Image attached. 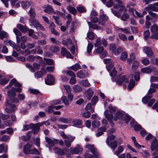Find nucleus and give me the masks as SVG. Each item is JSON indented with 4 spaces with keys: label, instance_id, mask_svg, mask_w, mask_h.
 <instances>
[{
    "label": "nucleus",
    "instance_id": "nucleus-18",
    "mask_svg": "<svg viewBox=\"0 0 158 158\" xmlns=\"http://www.w3.org/2000/svg\"><path fill=\"white\" fill-rule=\"evenodd\" d=\"M155 5L154 4H150L148 6L145 8V10L147 11L149 10H151L152 11H158V8L155 6Z\"/></svg>",
    "mask_w": 158,
    "mask_h": 158
},
{
    "label": "nucleus",
    "instance_id": "nucleus-29",
    "mask_svg": "<svg viewBox=\"0 0 158 158\" xmlns=\"http://www.w3.org/2000/svg\"><path fill=\"white\" fill-rule=\"evenodd\" d=\"M58 120L59 121L61 122L62 123H68L71 121V119L62 117L59 118Z\"/></svg>",
    "mask_w": 158,
    "mask_h": 158
},
{
    "label": "nucleus",
    "instance_id": "nucleus-49",
    "mask_svg": "<svg viewBox=\"0 0 158 158\" xmlns=\"http://www.w3.org/2000/svg\"><path fill=\"white\" fill-rule=\"evenodd\" d=\"M54 64V62L53 60L52 59H50V65H52V66H50V73H52L54 71V69L55 68Z\"/></svg>",
    "mask_w": 158,
    "mask_h": 158
},
{
    "label": "nucleus",
    "instance_id": "nucleus-14",
    "mask_svg": "<svg viewBox=\"0 0 158 158\" xmlns=\"http://www.w3.org/2000/svg\"><path fill=\"white\" fill-rule=\"evenodd\" d=\"M60 135L62 138L64 139H68L69 141L71 143L72 142L73 140L75 139V136H73L70 135H67L64 132H61L60 133Z\"/></svg>",
    "mask_w": 158,
    "mask_h": 158
},
{
    "label": "nucleus",
    "instance_id": "nucleus-2",
    "mask_svg": "<svg viewBox=\"0 0 158 158\" xmlns=\"http://www.w3.org/2000/svg\"><path fill=\"white\" fill-rule=\"evenodd\" d=\"M109 108L110 109V114L109 113L108 110H107L105 111L104 114L106 118L109 121L110 123L111 124V126L113 127L114 125V124L113 123V116L111 113L114 112L115 111V109L111 105H109Z\"/></svg>",
    "mask_w": 158,
    "mask_h": 158
},
{
    "label": "nucleus",
    "instance_id": "nucleus-31",
    "mask_svg": "<svg viewBox=\"0 0 158 158\" xmlns=\"http://www.w3.org/2000/svg\"><path fill=\"white\" fill-rule=\"evenodd\" d=\"M73 89L75 92L79 93L82 91V88L78 85H76L73 87Z\"/></svg>",
    "mask_w": 158,
    "mask_h": 158
},
{
    "label": "nucleus",
    "instance_id": "nucleus-57",
    "mask_svg": "<svg viewBox=\"0 0 158 158\" xmlns=\"http://www.w3.org/2000/svg\"><path fill=\"white\" fill-rule=\"evenodd\" d=\"M55 83V79L54 76L50 74V85H53Z\"/></svg>",
    "mask_w": 158,
    "mask_h": 158
},
{
    "label": "nucleus",
    "instance_id": "nucleus-35",
    "mask_svg": "<svg viewBox=\"0 0 158 158\" xmlns=\"http://www.w3.org/2000/svg\"><path fill=\"white\" fill-rule=\"evenodd\" d=\"M77 77L80 78H84L86 77L85 74L82 71H78L77 73Z\"/></svg>",
    "mask_w": 158,
    "mask_h": 158
},
{
    "label": "nucleus",
    "instance_id": "nucleus-36",
    "mask_svg": "<svg viewBox=\"0 0 158 158\" xmlns=\"http://www.w3.org/2000/svg\"><path fill=\"white\" fill-rule=\"evenodd\" d=\"M59 51V47L58 46H52L50 48V53H56Z\"/></svg>",
    "mask_w": 158,
    "mask_h": 158
},
{
    "label": "nucleus",
    "instance_id": "nucleus-34",
    "mask_svg": "<svg viewBox=\"0 0 158 158\" xmlns=\"http://www.w3.org/2000/svg\"><path fill=\"white\" fill-rule=\"evenodd\" d=\"M151 31L152 33H156L158 32V27L155 24L153 25L151 28Z\"/></svg>",
    "mask_w": 158,
    "mask_h": 158
},
{
    "label": "nucleus",
    "instance_id": "nucleus-13",
    "mask_svg": "<svg viewBox=\"0 0 158 158\" xmlns=\"http://www.w3.org/2000/svg\"><path fill=\"white\" fill-rule=\"evenodd\" d=\"M68 149L66 148H64L63 150L58 148H55L54 149L55 152L57 155L61 156L64 154V151H67Z\"/></svg>",
    "mask_w": 158,
    "mask_h": 158
},
{
    "label": "nucleus",
    "instance_id": "nucleus-38",
    "mask_svg": "<svg viewBox=\"0 0 158 158\" xmlns=\"http://www.w3.org/2000/svg\"><path fill=\"white\" fill-rule=\"evenodd\" d=\"M88 23L89 28H92L94 29H100L99 27H98L97 24H93L90 22H88Z\"/></svg>",
    "mask_w": 158,
    "mask_h": 158
},
{
    "label": "nucleus",
    "instance_id": "nucleus-15",
    "mask_svg": "<svg viewBox=\"0 0 158 158\" xmlns=\"http://www.w3.org/2000/svg\"><path fill=\"white\" fill-rule=\"evenodd\" d=\"M94 92L93 90L89 88L85 91V94L88 99L90 100L93 95Z\"/></svg>",
    "mask_w": 158,
    "mask_h": 158
},
{
    "label": "nucleus",
    "instance_id": "nucleus-23",
    "mask_svg": "<svg viewBox=\"0 0 158 158\" xmlns=\"http://www.w3.org/2000/svg\"><path fill=\"white\" fill-rule=\"evenodd\" d=\"M67 9L69 12L73 15H75L77 13V11L76 9L72 6H69L67 7Z\"/></svg>",
    "mask_w": 158,
    "mask_h": 158
},
{
    "label": "nucleus",
    "instance_id": "nucleus-56",
    "mask_svg": "<svg viewBox=\"0 0 158 158\" xmlns=\"http://www.w3.org/2000/svg\"><path fill=\"white\" fill-rule=\"evenodd\" d=\"M135 82L133 80H131L130 81V83L128 86V88L129 89H131L135 85Z\"/></svg>",
    "mask_w": 158,
    "mask_h": 158
},
{
    "label": "nucleus",
    "instance_id": "nucleus-12",
    "mask_svg": "<svg viewBox=\"0 0 158 158\" xmlns=\"http://www.w3.org/2000/svg\"><path fill=\"white\" fill-rule=\"evenodd\" d=\"M143 50L144 52L146 54L148 57H152L153 56L154 53L150 47L145 46L143 48Z\"/></svg>",
    "mask_w": 158,
    "mask_h": 158
},
{
    "label": "nucleus",
    "instance_id": "nucleus-19",
    "mask_svg": "<svg viewBox=\"0 0 158 158\" xmlns=\"http://www.w3.org/2000/svg\"><path fill=\"white\" fill-rule=\"evenodd\" d=\"M16 41L17 43H24L26 42L27 41V37L25 36H22L20 37H16Z\"/></svg>",
    "mask_w": 158,
    "mask_h": 158
},
{
    "label": "nucleus",
    "instance_id": "nucleus-6",
    "mask_svg": "<svg viewBox=\"0 0 158 158\" xmlns=\"http://www.w3.org/2000/svg\"><path fill=\"white\" fill-rule=\"evenodd\" d=\"M5 105L8 107L5 109V111L8 113H12L16 109L15 105L11 104L8 101L5 102Z\"/></svg>",
    "mask_w": 158,
    "mask_h": 158
},
{
    "label": "nucleus",
    "instance_id": "nucleus-59",
    "mask_svg": "<svg viewBox=\"0 0 158 158\" xmlns=\"http://www.w3.org/2000/svg\"><path fill=\"white\" fill-rule=\"evenodd\" d=\"M141 62L145 65H148L150 63L149 60L147 58L142 59L141 60Z\"/></svg>",
    "mask_w": 158,
    "mask_h": 158
},
{
    "label": "nucleus",
    "instance_id": "nucleus-22",
    "mask_svg": "<svg viewBox=\"0 0 158 158\" xmlns=\"http://www.w3.org/2000/svg\"><path fill=\"white\" fill-rule=\"evenodd\" d=\"M30 18H35L36 15V13L35 8H31L29 11Z\"/></svg>",
    "mask_w": 158,
    "mask_h": 158
},
{
    "label": "nucleus",
    "instance_id": "nucleus-43",
    "mask_svg": "<svg viewBox=\"0 0 158 158\" xmlns=\"http://www.w3.org/2000/svg\"><path fill=\"white\" fill-rule=\"evenodd\" d=\"M115 138V136L114 135H111L110 136H109L108 137L107 140V143L108 145H109L110 142L112 140L114 139Z\"/></svg>",
    "mask_w": 158,
    "mask_h": 158
},
{
    "label": "nucleus",
    "instance_id": "nucleus-5",
    "mask_svg": "<svg viewBox=\"0 0 158 158\" xmlns=\"http://www.w3.org/2000/svg\"><path fill=\"white\" fill-rule=\"evenodd\" d=\"M110 50L111 52L115 55H118L123 51L122 48L119 47L117 48L116 45L114 44H111L109 46Z\"/></svg>",
    "mask_w": 158,
    "mask_h": 158
},
{
    "label": "nucleus",
    "instance_id": "nucleus-3",
    "mask_svg": "<svg viewBox=\"0 0 158 158\" xmlns=\"http://www.w3.org/2000/svg\"><path fill=\"white\" fill-rule=\"evenodd\" d=\"M35 18H29V19L30 25L34 26L37 29L43 30L44 28L38 22V21L35 19Z\"/></svg>",
    "mask_w": 158,
    "mask_h": 158
},
{
    "label": "nucleus",
    "instance_id": "nucleus-46",
    "mask_svg": "<svg viewBox=\"0 0 158 158\" xmlns=\"http://www.w3.org/2000/svg\"><path fill=\"white\" fill-rule=\"evenodd\" d=\"M81 68V67L80 65L78 64H76L72 66L71 69L74 71H77L78 69H80Z\"/></svg>",
    "mask_w": 158,
    "mask_h": 158
},
{
    "label": "nucleus",
    "instance_id": "nucleus-24",
    "mask_svg": "<svg viewBox=\"0 0 158 158\" xmlns=\"http://www.w3.org/2000/svg\"><path fill=\"white\" fill-rule=\"evenodd\" d=\"M22 7L24 9L28 8L31 5L30 2L28 1H24L21 3Z\"/></svg>",
    "mask_w": 158,
    "mask_h": 158
},
{
    "label": "nucleus",
    "instance_id": "nucleus-61",
    "mask_svg": "<svg viewBox=\"0 0 158 158\" xmlns=\"http://www.w3.org/2000/svg\"><path fill=\"white\" fill-rule=\"evenodd\" d=\"M91 114L89 111H86L82 113V116L85 118H88L90 116Z\"/></svg>",
    "mask_w": 158,
    "mask_h": 158
},
{
    "label": "nucleus",
    "instance_id": "nucleus-42",
    "mask_svg": "<svg viewBox=\"0 0 158 158\" xmlns=\"http://www.w3.org/2000/svg\"><path fill=\"white\" fill-rule=\"evenodd\" d=\"M100 125V122L98 120H94L92 122V126L94 127L97 128Z\"/></svg>",
    "mask_w": 158,
    "mask_h": 158
},
{
    "label": "nucleus",
    "instance_id": "nucleus-62",
    "mask_svg": "<svg viewBox=\"0 0 158 158\" xmlns=\"http://www.w3.org/2000/svg\"><path fill=\"white\" fill-rule=\"evenodd\" d=\"M156 91V89L152 87L150 88L148 90L147 95H151V94L153 93H154Z\"/></svg>",
    "mask_w": 158,
    "mask_h": 158
},
{
    "label": "nucleus",
    "instance_id": "nucleus-63",
    "mask_svg": "<svg viewBox=\"0 0 158 158\" xmlns=\"http://www.w3.org/2000/svg\"><path fill=\"white\" fill-rule=\"evenodd\" d=\"M123 148L122 146H119L118 148V150L115 152V153L117 155H118L123 152Z\"/></svg>",
    "mask_w": 158,
    "mask_h": 158
},
{
    "label": "nucleus",
    "instance_id": "nucleus-64",
    "mask_svg": "<svg viewBox=\"0 0 158 158\" xmlns=\"http://www.w3.org/2000/svg\"><path fill=\"white\" fill-rule=\"evenodd\" d=\"M129 16L128 14L127 13H124L121 16V19L122 20L125 21L129 18Z\"/></svg>",
    "mask_w": 158,
    "mask_h": 158
},
{
    "label": "nucleus",
    "instance_id": "nucleus-45",
    "mask_svg": "<svg viewBox=\"0 0 158 158\" xmlns=\"http://www.w3.org/2000/svg\"><path fill=\"white\" fill-rule=\"evenodd\" d=\"M10 137L7 135H3L0 138V140L2 142H6L9 139Z\"/></svg>",
    "mask_w": 158,
    "mask_h": 158
},
{
    "label": "nucleus",
    "instance_id": "nucleus-27",
    "mask_svg": "<svg viewBox=\"0 0 158 158\" xmlns=\"http://www.w3.org/2000/svg\"><path fill=\"white\" fill-rule=\"evenodd\" d=\"M7 95L9 98L14 97L15 96V92L12 89V88L11 89L7 91Z\"/></svg>",
    "mask_w": 158,
    "mask_h": 158
},
{
    "label": "nucleus",
    "instance_id": "nucleus-30",
    "mask_svg": "<svg viewBox=\"0 0 158 158\" xmlns=\"http://www.w3.org/2000/svg\"><path fill=\"white\" fill-rule=\"evenodd\" d=\"M45 69H41V71H38L35 72V77L39 78L42 77V72H45Z\"/></svg>",
    "mask_w": 158,
    "mask_h": 158
},
{
    "label": "nucleus",
    "instance_id": "nucleus-33",
    "mask_svg": "<svg viewBox=\"0 0 158 158\" xmlns=\"http://www.w3.org/2000/svg\"><path fill=\"white\" fill-rule=\"evenodd\" d=\"M123 117V114L120 111H118L116 114V116L114 117V119L115 121H116L118 119H121Z\"/></svg>",
    "mask_w": 158,
    "mask_h": 158
},
{
    "label": "nucleus",
    "instance_id": "nucleus-21",
    "mask_svg": "<svg viewBox=\"0 0 158 158\" xmlns=\"http://www.w3.org/2000/svg\"><path fill=\"white\" fill-rule=\"evenodd\" d=\"M98 132L96 133V135L97 136H99L101 135L103 133V132L106 131V129L104 127H100L98 129Z\"/></svg>",
    "mask_w": 158,
    "mask_h": 158
},
{
    "label": "nucleus",
    "instance_id": "nucleus-28",
    "mask_svg": "<svg viewBox=\"0 0 158 158\" xmlns=\"http://www.w3.org/2000/svg\"><path fill=\"white\" fill-rule=\"evenodd\" d=\"M152 95H147L142 98V102L144 104H146L148 101L152 97Z\"/></svg>",
    "mask_w": 158,
    "mask_h": 158
},
{
    "label": "nucleus",
    "instance_id": "nucleus-26",
    "mask_svg": "<svg viewBox=\"0 0 158 158\" xmlns=\"http://www.w3.org/2000/svg\"><path fill=\"white\" fill-rule=\"evenodd\" d=\"M80 84L85 87H89L90 85L87 80H82L80 82Z\"/></svg>",
    "mask_w": 158,
    "mask_h": 158
},
{
    "label": "nucleus",
    "instance_id": "nucleus-50",
    "mask_svg": "<svg viewBox=\"0 0 158 158\" xmlns=\"http://www.w3.org/2000/svg\"><path fill=\"white\" fill-rule=\"evenodd\" d=\"M87 37L90 40H92L94 39V36L93 33L91 31H89L87 33Z\"/></svg>",
    "mask_w": 158,
    "mask_h": 158
},
{
    "label": "nucleus",
    "instance_id": "nucleus-1",
    "mask_svg": "<svg viewBox=\"0 0 158 158\" xmlns=\"http://www.w3.org/2000/svg\"><path fill=\"white\" fill-rule=\"evenodd\" d=\"M44 124H45L46 125H49V123L47 122H43L41 123H39L35 124L31 123L29 125V126L27 124L24 125L23 126L22 131H27L29 129V127H30L33 129L32 132L33 134H37L39 131L40 127Z\"/></svg>",
    "mask_w": 158,
    "mask_h": 158
},
{
    "label": "nucleus",
    "instance_id": "nucleus-37",
    "mask_svg": "<svg viewBox=\"0 0 158 158\" xmlns=\"http://www.w3.org/2000/svg\"><path fill=\"white\" fill-rule=\"evenodd\" d=\"M109 146H110V147L113 148L114 150L117 146V143L115 140L113 141V142L110 141V142Z\"/></svg>",
    "mask_w": 158,
    "mask_h": 158
},
{
    "label": "nucleus",
    "instance_id": "nucleus-51",
    "mask_svg": "<svg viewBox=\"0 0 158 158\" xmlns=\"http://www.w3.org/2000/svg\"><path fill=\"white\" fill-rule=\"evenodd\" d=\"M111 10L112 11V13L114 14L115 15L117 16L118 18H119L120 17L121 15L120 12H121V10L119 11H119H117L114 10L112 9H111Z\"/></svg>",
    "mask_w": 158,
    "mask_h": 158
},
{
    "label": "nucleus",
    "instance_id": "nucleus-44",
    "mask_svg": "<svg viewBox=\"0 0 158 158\" xmlns=\"http://www.w3.org/2000/svg\"><path fill=\"white\" fill-rule=\"evenodd\" d=\"M16 81V80L15 79H13L11 80L9 83V84L8 85L6 86V89H9L10 87H11L13 85H15V83Z\"/></svg>",
    "mask_w": 158,
    "mask_h": 158
},
{
    "label": "nucleus",
    "instance_id": "nucleus-60",
    "mask_svg": "<svg viewBox=\"0 0 158 158\" xmlns=\"http://www.w3.org/2000/svg\"><path fill=\"white\" fill-rule=\"evenodd\" d=\"M139 66V63L136 61H135L132 64V68L133 70L136 69Z\"/></svg>",
    "mask_w": 158,
    "mask_h": 158
},
{
    "label": "nucleus",
    "instance_id": "nucleus-39",
    "mask_svg": "<svg viewBox=\"0 0 158 158\" xmlns=\"http://www.w3.org/2000/svg\"><path fill=\"white\" fill-rule=\"evenodd\" d=\"M106 67L108 71L109 72L112 70L113 69H115L114 67V63L113 62L107 64L106 66Z\"/></svg>",
    "mask_w": 158,
    "mask_h": 158
},
{
    "label": "nucleus",
    "instance_id": "nucleus-54",
    "mask_svg": "<svg viewBox=\"0 0 158 158\" xmlns=\"http://www.w3.org/2000/svg\"><path fill=\"white\" fill-rule=\"evenodd\" d=\"M118 36L119 38L122 40L123 41H126L127 40V38L126 35L122 33H119Z\"/></svg>",
    "mask_w": 158,
    "mask_h": 158
},
{
    "label": "nucleus",
    "instance_id": "nucleus-47",
    "mask_svg": "<svg viewBox=\"0 0 158 158\" xmlns=\"http://www.w3.org/2000/svg\"><path fill=\"white\" fill-rule=\"evenodd\" d=\"M61 100L63 102L66 106H68L69 105V103L68 101L67 98L66 96H64L61 97Z\"/></svg>",
    "mask_w": 158,
    "mask_h": 158
},
{
    "label": "nucleus",
    "instance_id": "nucleus-16",
    "mask_svg": "<svg viewBox=\"0 0 158 158\" xmlns=\"http://www.w3.org/2000/svg\"><path fill=\"white\" fill-rule=\"evenodd\" d=\"M31 144L28 143L26 144L24 147L23 152L25 154H28L31 152L30 149L31 148Z\"/></svg>",
    "mask_w": 158,
    "mask_h": 158
},
{
    "label": "nucleus",
    "instance_id": "nucleus-55",
    "mask_svg": "<svg viewBox=\"0 0 158 158\" xmlns=\"http://www.w3.org/2000/svg\"><path fill=\"white\" fill-rule=\"evenodd\" d=\"M73 123L75 125L79 126L82 124V121L80 119H76L73 121Z\"/></svg>",
    "mask_w": 158,
    "mask_h": 158
},
{
    "label": "nucleus",
    "instance_id": "nucleus-17",
    "mask_svg": "<svg viewBox=\"0 0 158 158\" xmlns=\"http://www.w3.org/2000/svg\"><path fill=\"white\" fill-rule=\"evenodd\" d=\"M17 27L23 33L27 32L29 30V28L26 25L23 26L21 24H18Z\"/></svg>",
    "mask_w": 158,
    "mask_h": 158
},
{
    "label": "nucleus",
    "instance_id": "nucleus-40",
    "mask_svg": "<svg viewBox=\"0 0 158 158\" xmlns=\"http://www.w3.org/2000/svg\"><path fill=\"white\" fill-rule=\"evenodd\" d=\"M50 13H53L56 14L58 15L61 16H64V14L63 13H62L61 12H60L58 10H56V11H54L52 10L51 9V7L50 6Z\"/></svg>",
    "mask_w": 158,
    "mask_h": 158
},
{
    "label": "nucleus",
    "instance_id": "nucleus-10",
    "mask_svg": "<svg viewBox=\"0 0 158 158\" xmlns=\"http://www.w3.org/2000/svg\"><path fill=\"white\" fill-rule=\"evenodd\" d=\"M15 49L17 52H19V53L21 55L24 54V56H26L29 55L31 53L29 49H27L25 50H20V48L19 45H17L15 48Z\"/></svg>",
    "mask_w": 158,
    "mask_h": 158
},
{
    "label": "nucleus",
    "instance_id": "nucleus-20",
    "mask_svg": "<svg viewBox=\"0 0 158 158\" xmlns=\"http://www.w3.org/2000/svg\"><path fill=\"white\" fill-rule=\"evenodd\" d=\"M118 2V7H120V9H119L120 10L123 11L124 12H125L127 11V10L125 8L124 3L120 0L118 2Z\"/></svg>",
    "mask_w": 158,
    "mask_h": 158
},
{
    "label": "nucleus",
    "instance_id": "nucleus-8",
    "mask_svg": "<svg viewBox=\"0 0 158 158\" xmlns=\"http://www.w3.org/2000/svg\"><path fill=\"white\" fill-rule=\"evenodd\" d=\"M112 80L113 81H114L115 80L117 83L119 85H121L123 82L125 83H128L129 81L127 77L125 76H123L120 77L117 80H116L113 78L112 79Z\"/></svg>",
    "mask_w": 158,
    "mask_h": 158
},
{
    "label": "nucleus",
    "instance_id": "nucleus-58",
    "mask_svg": "<svg viewBox=\"0 0 158 158\" xmlns=\"http://www.w3.org/2000/svg\"><path fill=\"white\" fill-rule=\"evenodd\" d=\"M13 31L15 34L16 35V37H19L22 35V33L17 28H14Z\"/></svg>",
    "mask_w": 158,
    "mask_h": 158
},
{
    "label": "nucleus",
    "instance_id": "nucleus-41",
    "mask_svg": "<svg viewBox=\"0 0 158 158\" xmlns=\"http://www.w3.org/2000/svg\"><path fill=\"white\" fill-rule=\"evenodd\" d=\"M127 57V54L126 52H123L120 56V59L123 61L126 60Z\"/></svg>",
    "mask_w": 158,
    "mask_h": 158
},
{
    "label": "nucleus",
    "instance_id": "nucleus-4",
    "mask_svg": "<svg viewBox=\"0 0 158 158\" xmlns=\"http://www.w3.org/2000/svg\"><path fill=\"white\" fill-rule=\"evenodd\" d=\"M151 148L152 151H154L157 149V151L153 152L152 155L154 156L153 158H158V144L157 143V139H155L153 141Z\"/></svg>",
    "mask_w": 158,
    "mask_h": 158
},
{
    "label": "nucleus",
    "instance_id": "nucleus-53",
    "mask_svg": "<svg viewBox=\"0 0 158 158\" xmlns=\"http://www.w3.org/2000/svg\"><path fill=\"white\" fill-rule=\"evenodd\" d=\"M64 87L65 89L66 90V92L67 94L70 93H71V89L70 87L68 85H64Z\"/></svg>",
    "mask_w": 158,
    "mask_h": 158
},
{
    "label": "nucleus",
    "instance_id": "nucleus-7",
    "mask_svg": "<svg viewBox=\"0 0 158 158\" xmlns=\"http://www.w3.org/2000/svg\"><path fill=\"white\" fill-rule=\"evenodd\" d=\"M94 54L97 53L102 54L100 56V57L102 58H104L106 56V51H104V48L102 46H99L96 49L94 52Z\"/></svg>",
    "mask_w": 158,
    "mask_h": 158
},
{
    "label": "nucleus",
    "instance_id": "nucleus-48",
    "mask_svg": "<svg viewBox=\"0 0 158 158\" xmlns=\"http://www.w3.org/2000/svg\"><path fill=\"white\" fill-rule=\"evenodd\" d=\"M9 81L8 78H5L0 80V84L1 85H4L7 83Z\"/></svg>",
    "mask_w": 158,
    "mask_h": 158
},
{
    "label": "nucleus",
    "instance_id": "nucleus-52",
    "mask_svg": "<svg viewBox=\"0 0 158 158\" xmlns=\"http://www.w3.org/2000/svg\"><path fill=\"white\" fill-rule=\"evenodd\" d=\"M150 35V33L149 30H147L145 31L143 34V36L145 39L147 40L149 38Z\"/></svg>",
    "mask_w": 158,
    "mask_h": 158
},
{
    "label": "nucleus",
    "instance_id": "nucleus-32",
    "mask_svg": "<svg viewBox=\"0 0 158 158\" xmlns=\"http://www.w3.org/2000/svg\"><path fill=\"white\" fill-rule=\"evenodd\" d=\"M152 71V69L148 67L142 68L141 69V72L147 73H150Z\"/></svg>",
    "mask_w": 158,
    "mask_h": 158
},
{
    "label": "nucleus",
    "instance_id": "nucleus-9",
    "mask_svg": "<svg viewBox=\"0 0 158 158\" xmlns=\"http://www.w3.org/2000/svg\"><path fill=\"white\" fill-rule=\"evenodd\" d=\"M69 150L71 154H78L79 152H81L83 150V149L80 146H78L76 147H71Z\"/></svg>",
    "mask_w": 158,
    "mask_h": 158
},
{
    "label": "nucleus",
    "instance_id": "nucleus-11",
    "mask_svg": "<svg viewBox=\"0 0 158 158\" xmlns=\"http://www.w3.org/2000/svg\"><path fill=\"white\" fill-rule=\"evenodd\" d=\"M86 147L87 148L90 150L91 152L93 154L95 158H97L98 157L99 155L97 152L96 148L94 147L93 145L87 144L86 145Z\"/></svg>",
    "mask_w": 158,
    "mask_h": 158
},
{
    "label": "nucleus",
    "instance_id": "nucleus-25",
    "mask_svg": "<svg viewBox=\"0 0 158 158\" xmlns=\"http://www.w3.org/2000/svg\"><path fill=\"white\" fill-rule=\"evenodd\" d=\"M76 8L77 11L80 13H85L86 11L85 8L81 5H79Z\"/></svg>",
    "mask_w": 158,
    "mask_h": 158
}]
</instances>
